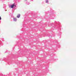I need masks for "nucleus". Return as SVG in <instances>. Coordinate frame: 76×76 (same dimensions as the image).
<instances>
[{"instance_id": "4", "label": "nucleus", "mask_w": 76, "mask_h": 76, "mask_svg": "<svg viewBox=\"0 0 76 76\" xmlns=\"http://www.w3.org/2000/svg\"><path fill=\"white\" fill-rule=\"evenodd\" d=\"M46 3H48V0H47L46 1Z\"/></svg>"}, {"instance_id": "3", "label": "nucleus", "mask_w": 76, "mask_h": 76, "mask_svg": "<svg viewBox=\"0 0 76 76\" xmlns=\"http://www.w3.org/2000/svg\"><path fill=\"white\" fill-rule=\"evenodd\" d=\"M14 21H16V20H17V19H16V18H14Z\"/></svg>"}, {"instance_id": "5", "label": "nucleus", "mask_w": 76, "mask_h": 76, "mask_svg": "<svg viewBox=\"0 0 76 76\" xmlns=\"http://www.w3.org/2000/svg\"><path fill=\"white\" fill-rule=\"evenodd\" d=\"M1 17L0 16V20H1Z\"/></svg>"}, {"instance_id": "1", "label": "nucleus", "mask_w": 76, "mask_h": 76, "mask_svg": "<svg viewBox=\"0 0 76 76\" xmlns=\"http://www.w3.org/2000/svg\"><path fill=\"white\" fill-rule=\"evenodd\" d=\"M14 6L16 7V5H15L14 4H12L11 6V8H13V7H14Z\"/></svg>"}, {"instance_id": "2", "label": "nucleus", "mask_w": 76, "mask_h": 76, "mask_svg": "<svg viewBox=\"0 0 76 76\" xmlns=\"http://www.w3.org/2000/svg\"><path fill=\"white\" fill-rule=\"evenodd\" d=\"M20 14H18V16H17V18H20Z\"/></svg>"}]
</instances>
